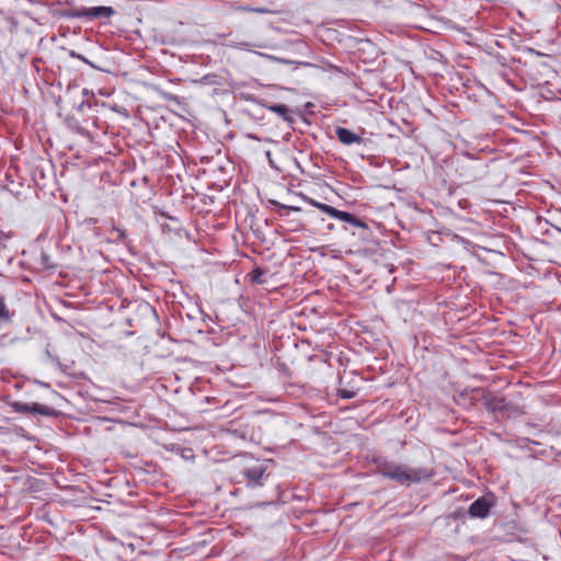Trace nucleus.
I'll list each match as a JSON object with an SVG mask.
<instances>
[{"mask_svg":"<svg viewBox=\"0 0 561 561\" xmlns=\"http://www.w3.org/2000/svg\"><path fill=\"white\" fill-rule=\"evenodd\" d=\"M113 231H115L117 233V240L119 241H124L126 239V232L125 230L123 229H119V228H113Z\"/></svg>","mask_w":561,"mask_h":561,"instance_id":"2eb2a0df","label":"nucleus"},{"mask_svg":"<svg viewBox=\"0 0 561 561\" xmlns=\"http://www.w3.org/2000/svg\"><path fill=\"white\" fill-rule=\"evenodd\" d=\"M13 312L7 306L5 299L0 295V325L12 322Z\"/></svg>","mask_w":561,"mask_h":561,"instance_id":"9d476101","label":"nucleus"},{"mask_svg":"<svg viewBox=\"0 0 561 561\" xmlns=\"http://www.w3.org/2000/svg\"><path fill=\"white\" fill-rule=\"evenodd\" d=\"M271 203L274 204L275 206H277L279 209H285L287 211H300L301 210L300 207L287 206V205L280 204L279 202H276V201H272Z\"/></svg>","mask_w":561,"mask_h":561,"instance_id":"f8f14e48","label":"nucleus"},{"mask_svg":"<svg viewBox=\"0 0 561 561\" xmlns=\"http://www.w3.org/2000/svg\"><path fill=\"white\" fill-rule=\"evenodd\" d=\"M266 273H267L266 270H264L260 266H256L249 274L250 280L254 284H264L265 283L264 276L266 275Z\"/></svg>","mask_w":561,"mask_h":561,"instance_id":"9b49d317","label":"nucleus"},{"mask_svg":"<svg viewBox=\"0 0 561 561\" xmlns=\"http://www.w3.org/2000/svg\"><path fill=\"white\" fill-rule=\"evenodd\" d=\"M13 409L16 412H25V413H32V414L37 413V414H41L44 416H51L56 413L53 408L47 407V405H42L38 403L28 404V403H22V402H14Z\"/></svg>","mask_w":561,"mask_h":561,"instance_id":"39448f33","label":"nucleus"},{"mask_svg":"<svg viewBox=\"0 0 561 561\" xmlns=\"http://www.w3.org/2000/svg\"><path fill=\"white\" fill-rule=\"evenodd\" d=\"M354 392L352 391H347V390H341L340 391V396L344 399H350V398H353L354 397Z\"/></svg>","mask_w":561,"mask_h":561,"instance_id":"dca6fc26","label":"nucleus"},{"mask_svg":"<svg viewBox=\"0 0 561 561\" xmlns=\"http://www.w3.org/2000/svg\"><path fill=\"white\" fill-rule=\"evenodd\" d=\"M42 264L46 267V268H53L55 267L54 264H51L49 262V256L47 254H42Z\"/></svg>","mask_w":561,"mask_h":561,"instance_id":"4468645a","label":"nucleus"},{"mask_svg":"<svg viewBox=\"0 0 561 561\" xmlns=\"http://www.w3.org/2000/svg\"><path fill=\"white\" fill-rule=\"evenodd\" d=\"M10 236L5 233L2 229H0V243L8 240Z\"/></svg>","mask_w":561,"mask_h":561,"instance_id":"f3484780","label":"nucleus"},{"mask_svg":"<svg viewBox=\"0 0 561 561\" xmlns=\"http://www.w3.org/2000/svg\"><path fill=\"white\" fill-rule=\"evenodd\" d=\"M265 107L268 111L279 115L284 121H286L288 123L294 122L293 117L289 115V110L285 104H271V105H265Z\"/></svg>","mask_w":561,"mask_h":561,"instance_id":"1a4fd4ad","label":"nucleus"},{"mask_svg":"<svg viewBox=\"0 0 561 561\" xmlns=\"http://www.w3.org/2000/svg\"><path fill=\"white\" fill-rule=\"evenodd\" d=\"M335 134L340 142L346 146L363 142L362 137L345 127H336Z\"/></svg>","mask_w":561,"mask_h":561,"instance_id":"0eeeda50","label":"nucleus"},{"mask_svg":"<svg viewBox=\"0 0 561 561\" xmlns=\"http://www.w3.org/2000/svg\"><path fill=\"white\" fill-rule=\"evenodd\" d=\"M301 196H302L304 201H306L308 204L318 208L319 210L323 211L324 214L331 216L332 218L348 222L355 227L363 229L365 232L369 231L368 225L365 221H363L362 219H359L358 217H356L355 215L347 213V211L339 210V209L334 208L333 206H330L324 203H320V202H318L313 198H310L306 195H301Z\"/></svg>","mask_w":561,"mask_h":561,"instance_id":"f03ea898","label":"nucleus"},{"mask_svg":"<svg viewBox=\"0 0 561 561\" xmlns=\"http://www.w3.org/2000/svg\"><path fill=\"white\" fill-rule=\"evenodd\" d=\"M490 508V502L484 497H480L469 506V514L472 517L484 518L488 516Z\"/></svg>","mask_w":561,"mask_h":561,"instance_id":"423d86ee","label":"nucleus"},{"mask_svg":"<svg viewBox=\"0 0 561 561\" xmlns=\"http://www.w3.org/2000/svg\"><path fill=\"white\" fill-rule=\"evenodd\" d=\"M70 57L77 58L85 64L92 65L83 55L76 53L75 50H70Z\"/></svg>","mask_w":561,"mask_h":561,"instance_id":"ddd939ff","label":"nucleus"},{"mask_svg":"<svg viewBox=\"0 0 561 561\" xmlns=\"http://www.w3.org/2000/svg\"><path fill=\"white\" fill-rule=\"evenodd\" d=\"M333 228H334L333 224H330V225L328 226V229H329V230H332Z\"/></svg>","mask_w":561,"mask_h":561,"instance_id":"a211bd4d","label":"nucleus"},{"mask_svg":"<svg viewBox=\"0 0 561 561\" xmlns=\"http://www.w3.org/2000/svg\"><path fill=\"white\" fill-rule=\"evenodd\" d=\"M115 14L112 7H93V8H75L67 12V16L72 19L87 18L94 19H110Z\"/></svg>","mask_w":561,"mask_h":561,"instance_id":"7ed1b4c3","label":"nucleus"},{"mask_svg":"<svg viewBox=\"0 0 561 561\" xmlns=\"http://www.w3.org/2000/svg\"><path fill=\"white\" fill-rule=\"evenodd\" d=\"M373 462L380 476L405 486L430 480L434 474L433 470L426 467L410 468L385 457H375Z\"/></svg>","mask_w":561,"mask_h":561,"instance_id":"f257e3e1","label":"nucleus"},{"mask_svg":"<svg viewBox=\"0 0 561 561\" xmlns=\"http://www.w3.org/2000/svg\"><path fill=\"white\" fill-rule=\"evenodd\" d=\"M234 436L240 437L243 440L253 438V428L250 427L249 424L240 425L239 427L234 426V423L231 422V427L229 428Z\"/></svg>","mask_w":561,"mask_h":561,"instance_id":"6e6552de","label":"nucleus"},{"mask_svg":"<svg viewBox=\"0 0 561 561\" xmlns=\"http://www.w3.org/2000/svg\"><path fill=\"white\" fill-rule=\"evenodd\" d=\"M243 478L245 479V485L248 488H256L264 485L265 481L268 479V473H266V468L263 465H256L253 467L244 468L241 472Z\"/></svg>","mask_w":561,"mask_h":561,"instance_id":"20e7f679","label":"nucleus"}]
</instances>
